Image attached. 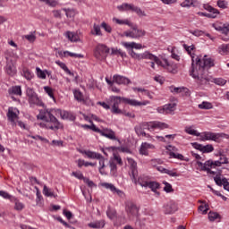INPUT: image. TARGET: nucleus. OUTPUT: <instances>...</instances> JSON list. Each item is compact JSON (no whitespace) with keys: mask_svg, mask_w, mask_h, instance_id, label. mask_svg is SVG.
<instances>
[{"mask_svg":"<svg viewBox=\"0 0 229 229\" xmlns=\"http://www.w3.org/2000/svg\"><path fill=\"white\" fill-rule=\"evenodd\" d=\"M191 58L192 63L190 76H192L201 85H205V83L210 81V76H208V72L205 68L210 69V67H214V59L208 55H204L202 60L198 55H191Z\"/></svg>","mask_w":229,"mask_h":229,"instance_id":"1","label":"nucleus"},{"mask_svg":"<svg viewBox=\"0 0 229 229\" xmlns=\"http://www.w3.org/2000/svg\"><path fill=\"white\" fill-rule=\"evenodd\" d=\"M55 114H56V109L48 108L40 110L37 117L40 121L44 122L39 123V126L41 128H47V130H52L53 131L60 130V128H62V124L58 119L55 117Z\"/></svg>","mask_w":229,"mask_h":229,"instance_id":"2","label":"nucleus"},{"mask_svg":"<svg viewBox=\"0 0 229 229\" xmlns=\"http://www.w3.org/2000/svg\"><path fill=\"white\" fill-rule=\"evenodd\" d=\"M217 155L220 158L216 161L212 159H209L205 163L197 161V165L199 167L200 171H206L210 174H216L217 173V167H221V165L228 164V157L225 155L224 149H219Z\"/></svg>","mask_w":229,"mask_h":229,"instance_id":"3","label":"nucleus"},{"mask_svg":"<svg viewBox=\"0 0 229 229\" xmlns=\"http://www.w3.org/2000/svg\"><path fill=\"white\" fill-rule=\"evenodd\" d=\"M145 60H150V62H145L147 67H151V69H155V64L159 67H163V69H166L168 72H172V74H176L178 72V67L176 64H170L169 61L165 58L159 59L155 55L145 52L144 53Z\"/></svg>","mask_w":229,"mask_h":229,"instance_id":"4","label":"nucleus"},{"mask_svg":"<svg viewBox=\"0 0 229 229\" xmlns=\"http://www.w3.org/2000/svg\"><path fill=\"white\" fill-rule=\"evenodd\" d=\"M122 103H124L125 105H131V106H140V105H142V102L137 101L135 99L111 96L109 98V105L112 106L113 114H123V111L119 109V105Z\"/></svg>","mask_w":229,"mask_h":229,"instance_id":"5","label":"nucleus"},{"mask_svg":"<svg viewBox=\"0 0 229 229\" xmlns=\"http://www.w3.org/2000/svg\"><path fill=\"white\" fill-rule=\"evenodd\" d=\"M129 164V176L131 181L136 185V187H144V178L139 175V170L137 169V162L133 158L127 157Z\"/></svg>","mask_w":229,"mask_h":229,"instance_id":"6","label":"nucleus"},{"mask_svg":"<svg viewBox=\"0 0 229 229\" xmlns=\"http://www.w3.org/2000/svg\"><path fill=\"white\" fill-rule=\"evenodd\" d=\"M80 153L86 155L88 158L99 160L98 171L100 174H106V171L105 170L106 168V165H105L106 159L101 154L90 150H81Z\"/></svg>","mask_w":229,"mask_h":229,"instance_id":"7","label":"nucleus"},{"mask_svg":"<svg viewBox=\"0 0 229 229\" xmlns=\"http://www.w3.org/2000/svg\"><path fill=\"white\" fill-rule=\"evenodd\" d=\"M110 53V47L104 44H98L94 50V56L97 60L103 62V60H106V56Z\"/></svg>","mask_w":229,"mask_h":229,"instance_id":"8","label":"nucleus"},{"mask_svg":"<svg viewBox=\"0 0 229 229\" xmlns=\"http://www.w3.org/2000/svg\"><path fill=\"white\" fill-rule=\"evenodd\" d=\"M26 94L28 97L29 105H30V106H44V102H42L33 89L27 88Z\"/></svg>","mask_w":229,"mask_h":229,"instance_id":"9","label":"nucleus"},{"mask_svg":"<svg viewBox=\"0 0 229 229\" xmlns=\"http://www.w3.org/2000/svg\"><path fill=\"white\" fill-rule=\"evenodd\" d=\"M93 130L96 133H99L101 137H105L109 140H119L117 135L115 134V131L108 127H102L101 129L98 127H93Z\"/></svg>","mask_w":229,"mask_h":229,"instance_id":"10","label":"nucleus"},{"mask_svg":"<svg viewBox=\"0 0 229 229\" xmlns=\"http://www.w3.org/2000/svg\"><path fill=\"white\" fill-rule=\"evenodd\" d=\"M223 133L212 132V131H203L200 132L199 137V140L205 142L207 140H213V142H219L223 137Z\"/></svg>","mask_w":229,"mask_h":229,"instance_id":"11","label":"nucleus"},{"mask_svg":"<svg viewBox=\"0 0 229 229\" xmlns=\"http://www.w3.org/2000/svg\"><path fill=\"white\" fill-rule=\"evenodd\" d=\"M119 12H134L140 17L142 16V10L133 4L123 3L117 6Z\"/></svg>","mask_w":229,"mask_h":229,"instance_id":"12","label":"nucleus"},{"mask_svg":"<svg viewBox=\"0 0 229 229\" xmlns=\"http://www.w3.org/2000/svg\"><path fill=\"white\" fill-rule=\"evenodd\" d=\"M125 211L127 214V216L131 221H133V219L139 217V208L137 205L133 204L132 202H129L125 206Z\"/></svg>","mask_w":229,"mask_h":229,"instance_id":"13","label":"nucleus"},{"mask_svg":"<svg viewBox=\"0 0 229 229\" xmlns=\"http://www.w3.org/2000/svg\"><path fill=\"white\" fill-rule=\"evenodd\" d=\"M169 128V124L162 122H148L145 123V130L153 131V130H166Z\"/></svg>","mask_w":229,"mask_h":229,"instance_id":"14","label":"nucleus"},{"mask_svg":"<svg viewBox=\"0 0 229 229\" xmlns=\"http://www.w3.org/2000/svg\"><path fill=\"white\" fill-rule=\"evenodd\" d=\"M204 8L207 10V12H209V13H198V15H201L202 17H208V19H216L220 13L219 10L212 7L211 5L206 4L204 5Z\"/></svg>","mask_w":229,"mask_h":229,"instance_id":"15","label":"nucleus"},{"mask_svg":"<svg viewBox=\"0 0 229 229\" xmlns=\"http://www.w3.org/2000/svg\"><path fill=\"white\" fill-rule=\"evenodd\" d=\"M8 94L13 101H19L15 96L21 98V96H22V89L21 86H13L8 89Z\"/></svg>","mask_w":229,"mask_h":229,"instance_id":"16","label":"nucleus"},{"mask_svg":"<svg viewBox=\"0 0 229 229\" xmlns=\"http://www.w3.org/2000/svg\"><path fill=\"white\" fill-rule=\"evenodd\" d=\"M163 210L165 214H174L178 211V204L174 200H170L164 205Z\"/></svg>","mask_w":229,"mask_h":229,"instance_id":"17","label":"nucleus"},{"mask_svg":"<svg viewBox=\"0 0 229 229\" xmlns=\"http://www.w3.org/2000/svg\"><path fill=\"white\" fill-rule=\"evenodd\" d=\"M7 119L15 126V122L19 119V110L15 107H9L7 112Z\"/></svg>","mask_w":229,"mask_h":229,"instance_id":"18","label":"nucleus"},{"mask_svg":"<svg viewBox=\"0 0 229 229\" xmlns=\"http://www.w3.org/2000/svg\"><path fill=\"white\" fill-rule=\"evenodd\" d=\"M102 187H105V189H108L113 192V194H117L119 198H124V191L117 189L114 184L109 183V182H103Z\"/></svg>","mask_w":229,"mask_h":229,"instance_id":"19","label":"nucleus"},{"mask_svg":"<svg viewBox=\"0 0 229 229\" xmlns=\"http://www.w3.org/2000/svg\"><path fill=\"white\" fill-rule=\"evenodd\" d=\"M144 187H148L154 192L156 198H158L160 196V191H158V189H160V183L157 182H145Z\"/></svg>","mask_w":229,"mask_h":229,"instance_id":"20","label":"nucleus"},{"mask_svg":"<svg viewBox=\"0 0 229 229\" xmlns=\"http://www.w3.org/2000/svg\"><path fill=\"white\" fill-rule=\"evenodd\" d=\"M123 35L129 38H139V37H142L143 32L137 28H133L131 30L123 32Z\"/></svg>","mask_w":229,"mask_h":229,"instance_id":"21","label":"nucleus"},{"mask_svg":"<svg viewBox=\"0 0 229 229\" xmlns=\"http://www.w3.org/2000/svg\"><path fill=\"white\" fill-rule=\"evenodd\" d=\"M5 72L8 76H15L17 74V68L13 64V62L8 61L5 65Z\"/></svg>","mask_w":229,"mask_h":229,"instance_id":"22","label":"nucleus"},{"mask_svg":"<svg viewBox=\"0 0 229 229\" xmlns=\"http://www.w3.org/2000/svg\"><path fill=\"white\" fill-rule=\"evenodd\" d=\"M113 81L117 83V85H128L130 83V79L123 76V75H114Z\"/></svg>","mask_w":229,"mask_h":229,"instance_id":"23","label":"nucleus"},{"mask_svg":"<svg viewBox=\"0 0 229 229\" xmlns=\"http://www.w3.org/2000/svg\"><path fill=\"white\" fill-rule=\"evenodd\" d=\"M214 181L216 182V185H219L220 187H221V185H223L225 191H228V192H229V182H228V179H226V178L221 179L219 176H216L214 178Z\"/></svg>","mask_w":229,"mask_h":229,"instance_id":"24","label":"nucleus"},{"mask_svg":"<svg viewBox=\"0 0 229 229\" xmlns=\"http://www.w3.org/2000/svg\"><path fill=\"white\" fill-rule=\"evenodd\" d=\"M106 222L105 220H96L94 222H91L88 224L89 228H93V229H101L105 228Z\"/></svg>","mask_w":229,"mask_h":229,"instance_id":"25","label":"nucleus"},{"mask_svg":"<svg viewBox=\"0 0 229 229\" xmlns=\"http://www.w3.org/2000/svg\"><path fill=\"white\" fill-rule=\"evenodd\" d=\"M122 46L125 47V49H142V45L135 42H122Z\"/></svg>","mask_w":229,"mask_h":229,"instance_id":"26","label":"nucleus"},{"mask_svg":"<svg viewBox=\"0 0 229 229\" xmlns=\"http://www.w3.org/2000/svg\"><path fill=\"white\" fill-rule=\"evenodd\" d=\"M11 203H14V210H17L18 212L24 210V203L21 202L19 199L15 197L11 199Z\"/></svg>","mask_w":229,"mask_h":229,"instance_id":"27","label":"nucleus"},{"mask_svg":"<svg viewBox=\"0 0 229 229\" xmlns=\"http://www.w3.org/2000/svg\"><path fill=\"white\" fill-rule=\"evenodd\" d=\"M171 92L174 94H185L189 96V89L182 87V88H171Z\"/></svg>","mask_w":229,"mask_h":229,"instance_id":"28","label":"nucleus"},{"mask_svg":"<svg viewBox=\"0 0 229 229\" xmlns=\"http://www.w3.org/2000/svg\"><path fill=\"white\" fill-rule=\"evenodd\" d=\"M64 36L66 37V38H68V40H70V42H78L80 38L78 37V34L71 31H66Z\"/></svg>","mask_w":229,"mask_h":229,"instance_id":"29","label":"nucleus"},{"mask_svg":"<svg viewBox=\"0 0 229 229\" xmlns=\"http://www.w3.org/2000/svg\"><path fill=\"white\" fill-rule=\"evenodd\" d=\"M56 65H59L66 74H69V76H72L74 78V72H71L67 65L64 63H62L61 61H56L55 62Z\"/></svg>","mask_w":229,"mask_h":229,"instance_id":"30","label":"nucleus"},{"mask_svg":"<svg viewBox=\"0 0 229 229\" xmlns=\"http://www.w3.org/2000/svg\"><path fill=\"white\" fill-rule=\"evenodd\" d=\"M106 216L108 219L114 220L117 218V211L114 208L108 207L106 210Z\"/></svg>","mask_w":229,"mask_h":229,"instance_id":"31","label":"nucleus"},{"mask_svg":"<svg viewBox=\"0 0 229 229\" xmlns=\"http://www.w3.org/2000/svg\"><path fill=\"white\" fill-rule=\"evenodd\" d=\"M44 90H45L46 94H47V96H49V98H51V99H53V101H55V103H56V98H55V89H53L49 86H45Z\"/></svg>","mask_w":229,"mask_h":229,"instance_id":"32","label":"nucleus"},{"mask_svg":"<svg viewBox=\"0 0 229 229\" xmlns=\"http://www.w3.org/2000/svg\"><path fill=\"white\" fill-rule=\"evenodd\" d=\"M91 35H95V37H102L103 33L101 32V27L95 23L91 30Z\"/></svg>","mask_w":229,"mask_h":229,"instance_id":"33","label":"nucleus"},{"mask_svg":"<svg viewBox=\"0 0 229 229\" xmlns=\"http://www.w3.org/2000/svg\"><path fill=\"white\" fill-rule=\"evenodd\" d=\"M218 53H219V55H228L229 54V44L221 45L218 47Z\"/></svg>","mask_w":229,"mask_h":229,"instance_id":"34","label":"nucleus"},{"mask_svg":"<svg viewBox=\"0 0 229 229\" xmlns=\"http://www.w3.org/2000/svg\"><path fill=\"white\" fill-rule=\"evenodd\" d=\"M111 176H117V165L114 161L109 162Z\"/></svg>","mask_w":229,"mask_h":229,"instance_id":"35","label":"nucleus"},{"mask_svg":"<svg viewBox=\"0 0 229 229\" xmlns=\"http://www.w3.org/2000/svg\"><path fill=\"white\" fill-rule=\"evenodd\" d=\"M165 110L166 114H173L176 110V103H170L165 105Z\"/></svg>","mask_w":229,"mask_h":229,"instance_id":"36","label":"nucleus"},{"mask_svg":"<svg viewBox=\"0 0 229 229\" xmlns=\"http://www.w3.org/2000/svg\"><path fill=\"white\" fill-rule=\"evenodd\" d=\"M43 194L47 196V198H56L57 196L55 194V192H53V191H51V189L47 188L46 185L43 188Z\"/></svg>","mask_w":229,"mask_h":229,"instance_id":"37","label":"nucleus"},{"mask_svg":"<svg viewBox=\"0 0 229 229\" xmlns=\"http://www.w3.org/2000/svg\"><path fill=\"white\" fill-rule=\"evenodd\" d=\"M199 108H200V110H212L214 106L210 102L204 101L199 105Z\"/></svg>","mask_w":229,"mask_h":229,"instance_id":"38","label":"nucleus"},{"mask_svg":"<svg viewBox=\"0 0 229 229\" xmlns=\"http://www.w3.org/2000/svg\"><path fill=\"white\" fill-rule=\"evenodd\" d=\"M56 114H59L62 119H71L72 117V114L68 111H61L60 109H55Z\"/></svg>","mask_w":229,"mask_h":229,"instance_id":"39","label":"nucleus"},{"mask_svg":"<svg viewBox=\"0 0 229 229\" xmlns=\"http://www.w3.org/2000/svg\"><path fill=\"white\" fill-rule=\"evenodd\" d=\"M74 98L81 103V101H85V98L83 97V93L80 89L73 90Z\"/></svg>","mask_w":229,"mask_h":229,"instance_id":"40","label":"nucleus"},{"mask_svg":"<svg viewBox=\"0 0 229 229\" xmlns=\"http://www.w3.org/2000/svg\"><path fill=\"white\" fill-rule=\"evenodd\" d=\"M36 71H37V76L38 78H40V80H46V75L50 74L49 72H47V70L42 71L38 67L36 68Z\"/></svg>","mask_w":229,"mask_h":229,"instance_id":"41","label":"nucleus"},{"mask_svg":"<svg viewBox=\"0 0 229 229\" xmlns=\"http://www.w3.org/2000/svg\"><path fill=\"white\" fill-rule=\"evenodd\" d=\"M182 47L187 51L188 55L191 56V62H192V56H196V55L192 54V51L196 49L194 45L188 46L187 44H183Z\"/></svg>","mask_w":229,"mask_h":229,"instance_id":"42","label":"nucleus"},{"mask_svg":"<svg viewBox=\"0 0 229 229\" xmlns=\"http://www.w3.org/2000/svg\"><path fill=\"white\" fill-rule=\"evenodd\" d=\"M184 131L188 133V135H193L194 137H199V133L198 131L192 129V127H185Z\"/></svg>","mask_w":229,"mask_h":229,"instance_id":"43","label":"nucleus"},{"mask_svg":"<svg viewBox=\"0 0 229 229\" xmlns=\"http://www.w3.org/2000/svg\"><path fill=\"white\" fill-rule=\"evenodd\" d=\"M135 131L139 137H144V124L140 123L135 127Z\"/></svg>","mask_w":229,"mask_h":229,"instance_id":"44","label":"nucleus"},{"mask_svg":"<svg viewBox=\"0 0 229 229\" xmlns=\"http://www.w3.org/2000/svg\"><path fill=\"white\" fill-rule=\"evenodd\" d=\"M216 4L218 8H221L222 10H226V8H228V2L225 0H218Z\"/></svg>","mask_w":229,"mask_h":229,"instance_id":"45","label":"nucleus"},{"mask_svg":"<svg viewBox=\"0 0 229 229\" xmlns=\"http://www.w3.org/2000/svg\"><path fill=\"white\" fill-rule=\"evenodd\" d=\"M113 21L116 22V24H120V25H122V24H125L126 26L131 25V22L128 20H120V19H117V18H113Z\"/></svg>","mask_w":229,"mask_h":229,"instance_id":"46","label":"nucleus"},{"mask_svg":"<svg viewBox=\"0 0 229 229\" xmlns=\"http://www.w3.org/2000/svg\"><path fill=\"white\" fill-rule=\"evenodd\" d=\"M194 4V0H184L182 3H181V6L182 8H191Z\"/></svg>","mask_w":229,"mask_h":229,"instance_id":"47","label":"nucleus"},{"mask_svg":"<svg viewBox=\"0 0 229 229\" xmlns=\"http://www.w3.org/2000/svg\"><path fill=\"white\" fill-rule=\"evenodd\" d=\"M0 196L1 198H4V199H10V201H12V199H13L14 198L12 195H10V193L4 191H0Z\"/></svg>","mask_w":229,"mask_h":229,"instance_id":"48","label":"nucleus"},{"mask_svg":"<svg viewBox=\"0 0 229 229\" xmlns=\"http://www.w3.org/2000/svg\"><path fill=\"white\" fill-rule=\"evenodd\" d=\"M212 151H214V146L212 144H208L202 148V153H212Z\"/></svg>","mask_w":229,"mask_h":229,"instance_id":"49","label":"nucleus"},{"mask_svg":"<svg viewBox=\"0 0 229 229\" xmlns=\"http://www.w3.org/2000/svg\"><path fill=\"white\" fill-rule=\"evenodd\" d=\"M111 162H115L116 164H118V165H123V159L121 158V156H119L118 154H114V157L113 160H111Z\"/></svg>","mask_w":229,"mask_h":229,"instance_id":"50","label":"nucleus"},{"mask_svg":"<svg viewBox=\"0 0 229 229\" xmlns=\"http://www.w3.org/2000/svg\"><path fill=\"white\" fill-rule=\"evenodd\" d=\"M31 139H34V140H41V142H45V144H49V140L39 135L31 136Z\"/></svg>","mask_w":229,"mask_h":229,"instance_id":"51","label":"nucleus"},{"mask_svg":"<svg viewBox=\"0 0 229 229\" xmlns=\"http://www.w3.org/2000/svg\"><path fill=\"white\" fill-rule=\"evenodd\" d=\"M214 83H216V85H220L221 87H223L224 85H226V80L223 78H216L214 79Z\"/></svg>","mask_w":229,"mask_h":229,"instance_id":"52","label":"nucleus"},{"mask_svg":"<svg viewBox=\"0 0 229 229\" xmlns=\"http://www.w3.org/2000/svg\"><path fill=\"white\" fill-rule=\"evenodd\" d=\"M169 156L171 158H176L177 160H183V155L178 154L176 152H170Z\"/></svg>","mask_w":229,"mask_h":229,"instance_id":"53","label":"nucleus"},{"mask_svg":"<svg viewBox=\"0 0 229 229\" xmlns=\"http://www.w3.org/2000/svg\"><path fill=\"white\" fill-rule=\"evenodd\" d=\"M40 3H45V4H48V6H56L58 3L55 0H38Z\"/></svg>","mask_w":229,"mask_h":229,"instance_id":"54","label":"nucleus"},{"mask_svg":"<svg viewBox=\"0 0 229 229\" xmlns=\"http://www.w3.org/2000/svg\"><path fill=\"white\" fill-rule=\"evenodd\" d=\"M199 212H200L203 215L207 214L208 212V205H200L199 207Z\"/></svg>","mask_w":229,"mask_h":229,"instance_id":"55","label":"nucleus"},{"mask_svg":"<svg viewBox=\"0 0 229 229\" xmlns=\"http://www.w3.org/2000/svg\"><path fill=\"white\" fill-rule=\"evenodd\" d=\"M23 76L26 78V80H32L33 79V72H31L30 70H24L23 71Z\"/></svg>","mask_w":229,"mask_h":229,"instance_id":"56","label":"nucleus"},{"mask_svg":"<svg viewBox=\"0 0 229 229\" xmlns=\"http://www.w3.org/2000/svg\"><path fill=\"white\" fill-rule=\"evenodd\" d=\"M165 187H164V191L165 192H173L174 190H173V186L171 185V183L167 182H163Z\"/></svg>","mask_w":229,"mask_h":229,"instance_id":"57","label":"nucleus"},{"mask_svg":"<svg viewBox=\"0 0 229 229\" xmlns=\"http://www.w3.org/2000/svg\"><path fill=\"white\" fill-rule=\"evenodd\" d=\"M72 176H74L78 180H83V182L85 181V177L81 172H72Z\"/></svg>","mask_w":229,"mask_h":229,"instance_id":"58","label":"nucleus"},{"mask_svg":"<svg viewBox=\"0 0 229 229\" xmlns=\"http://www.w3.org/2000/svg\"><path fill=\"white\" fill-rule=\"evenodd\" d=\"M101 28H103V30H105V31H106L107 33H112V27L110 25H108V23H106L105 21L102 22Z\"/></svg>","mask_w":229,"mask_h":229,"instance_id":"59","label":"nucleus"},{"mask_svg":"<svg viewBox=\"0 0 229 229\" xmlns=\"http://www.w3.org/2000/svg\"><path fill=\"white\" fill-rule=\"evenodd\" d=\"M24 38H26V40H28L29 42H35V40H37V36H35V34L31 33L29 35H25Z\"/></svg>","mask_w":229,"mask_h":229,"instance_id":"60","label":"nucleus"},{"mask_svg":"<svg viewBox=\"0 0 229 229\" xmlns=\"http://www.w3.org/2000/svg\"><path fill=\"white\" fill-rule=\"evenodd\" d=\"M217 217H219V214H217L216 212H209L208 213L209 221H216V219H217Z\"/></svg>","mask_w":229,"mask_h":229,"instance_id":"61","label":"nucleus"},{"mask_svg":"<svg viewBox=\"0 0 229 229\" xmlns=\"http://www.w3.org/2000/svg\"><path fill=\"white\" fill-rule=\"evenodd\" d=\"M65 12L66 17H74L76 15V13L74 12L73 9H64Z\"/></svg>","mask_w":229,"mask_h":229,"instance_id":"62","label":"nucleus"},{"mask_svg":"<svg viewBox=\"0 0 229 229\" xmlns=\"http://www.w3.org/2000/svg\"><path fill=\"white\" fill-rule=\"evenodd\" d=\"M144 155H148V152L146 151V149H155V145L151 144V143H148L145 142L144 143Z\"/></svg>","mask_w":229,"mask_h":229,"instance_id":"63","label":"nucleus"},{"mask_svg":"<svg viewBox=\"0 0 229 229\" xmlns=\"http://www.w3.org/2000/svg\"><path fill=\"white\" fill-rule=\"evenodd\" d=\"M213 28L216 31H221V33H223V30L225 29V25H221V23H214Z\"/></svg>","mask_w":229,"mask_h":229,"instance_id":"64","label":"nucleus"}]
</instances>
